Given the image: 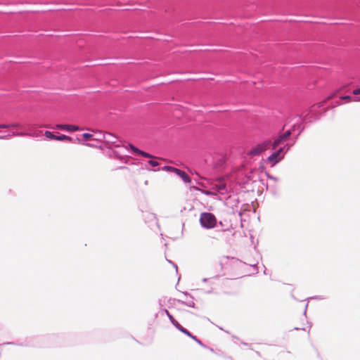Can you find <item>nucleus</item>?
Listing matches in <instances>:
<instances>
[{"label": "nucleus", "instance_id": "nucleus-1", "mask_svg": "<svg viewBox=\"0 0 360 360\" xmlns=\"http://www.w3.org/2000/svg\"><path fill=\"white\" fill-rule=\"evenodd\" d=\"M200 225L207 229H213L217 225V218L210 212H202L200 215Z\"/></svg>", "mask_w": 360, "mask_h": 360}, {"label": "nucleus", "instance_id": "nucleus-8", "mask_svg": "<svg viewBox=\"0 0 360 360\" xmlns=\"http://www.w3.org/2000/svg\"><path fill=\"white\" fill-rule=\"evenodd\" d=\"M287 140H285L281 135L279 136L273 143L272 144V146H273V149H275L277 146H278L280 144H281L282 143L286 141Z\"/></svg>", "mask_w": 360, "mask_h": 360}, {"label": "nucleus", "instance_id": "nucleus-14", "mask_svg": "<svg viewBox=\"0 0 360 360\" xmlns=\"http://www.w3.org/2000/svg\"><path fill=\"white\" fill-rule=\"evenodd\" d=\"M46 137L49 139L56 140V135H54L52 132L49 131H46L44 133Z\"/></svg>", "mask_w": 360, "mask_h": 360}, {"label": "nucleus", "instance_id": "nucleus-13", "mask_svg": "<svg viewBox=\"0 0 360 360\" xmlns=\"http://www.w3.org/2000/svg\"><path fill=\"white\" fill-rule=\"evenodd\" d=\"M165 311L172 324L176 328L178 326L177 323H179L178 321L174 319V318L169 313L167 310H165Z\"/></svg>", "mask_w": 360, "mask_h": 360}, {"label": "nucleus", "instance_id": "nucleus-20", "mask_svg": "<svg viewBox=\"0 0 360 360\" xmlns=\"http://www.w3.org/2000/svg\"><path fill=\"white\" fill-rule=\"evenodd\" d=\"M341 99L346 101L347 102L352 101V97L349 96H344L340 97Z\"/></svg>", "mask_w": 360, "mask_h": 360}, {"label": "nucleus", "instance_id": "nucleus-19", "mask_svg": "<svg viewBox=\"0 0 360 360\" xmlns=\"http://www.w3.org/2000/svg\"><path fill=\"white\" fill-rule=\"evenodd\" d=\"M300 333H301V336L302 337H307L309 335V333L308 331H307L306 330L304 329H302L300 330Z\"/></svg>", "mask_w": 360, "mask_h": 360}, {"label": "nucleus", "instance_id": "nucleus-18", "mask_svg": "<svg viewBox=\"0 0 360 360\" xmlns=\"http://www.w3.org/2000/svg\"><path fill=\"white\" fill-rule=\"evenodd\" d=\"M291 135V131L290 130L288 131H286L284 134H283L281 136L285 139L287 140L289 136Z\"/></svg>", "mask_w": 360, "mask_h": 360}, {"label": "nucleus", "instance_id": "nucleus-26", "mask_svg": "<svg viewBox=\"0 0 360 360\" xmlns=\"http://www.w3.org/2000/svg\"><path fill=\"white\" fill-rule=\"evenodd\" d=\"M333 97V95H330V96L328 98V99H330Z\"/></svg>", "mask_w": 360, "mask_h": 360}, {"label": "nucleus", "instance_id": "nucleus-23", "mask_svg": "<svg viewBox=\"0 0 360 360\" xmlns=\"http://www.w3.org/2000/svg\"><path fill=\"white\" fill-rule=\"evenodd\" d=\"M353 94H354V95H359L360 94V88L354 89L353 91Z\"/></svg>", "mask_w": 360, "mask_h": 360}, {"label": "nucleus", "instance_id": "nucleus-2", "mask_svg": "<svg viewBox=\"0 0 360 360\" xmlns=\"http://www.w3.org/2000/svg\"><path fill=\"white\" fill-rule=\"evenodd\" d=\"M162 170L175 173L179 176L185 183L189 184L191 181L190 176L184 171H182L176 167L165 166L162 168Z\"/></svg>", "mask_w": 360, "mask_h": 360}, {"label": "nucleus", "instance_id": "nucleus-3", "mask_svg": "<svg viewBox=\"0 0 360 360\" xmlns=\"http://www.w3.org/2000/svg\"><path fill=\"white\" fill-rule=\"evenodd\" d=\"M270 144L271 141L269 140L257 144L256 146L253 147L249 152V154L253 156L258 155L264 150H266L269 148Z\"/></svg>", "mask_w": 360, "mask_h": 360}, {"label": "nucleus", "instance_id": "nucleus-17", "mask_svg": "<svg viewBox=\"0 0 360 360\" xmlns=\"http://www.w3.org/2000/svg\"><path fill=\"white\" fill-rule=\"evenodd\" d=\"M229 259V257H225V256L221 257L219 259V264H220L221 266H222V264H223L224 263H225V262H226Z\"/></svg>", "mask_w": 360, "mask_h": 360}, {"label": "nucleus", "instance_id": "nucleus-27", "mask_svg": "<svg viewBox=\"0 0 360 360\" xmlns=\"http://www.w3.org/2000/svg\"><path fill=\"white\" fill-rule=\"evenodd\" d=\"M89 130L91 131H97L96 130H94V129H89Z\"/></svg>", "mask_w": 360, "mask_h": 360}, {"label": "nucleus", "instance_id": "nucleus-16", "mask_svg": "<svg viewBox=\"0 0 360 360\" xmlns=\"http://www.w3.org/2000/svg\"><path fill=\"white\" fill-rule=\"evenodd\" d=\"M129 148L130 149L134 151L136 154H138L139 155L140 152H141V150H139V148H136L134 146H133L132 144H129Z\"/></svg>", "mask_w": 360, "mask_h": 360}, {"label": "nucleus", "instance_id": "nucleus-11", "mask_svg": "<svg viewBox=\"0 0 360 360\" xmlns=\"http://www.w3.org/2000/svg\"><path fill=\"white\" fill-rule=\"evenodd\" d=\"M177 325L178 326H176V328H178L180 331H181L183 333L186 334V335L194 338V337L191 334V333L188 330H187L186 328L182 327L179 323H177Z\"/></svg>", "mask_w": 360, "mask_h": 360}, {"label": "nucleus", "instance_id": "nucleus-25", "mask_svg": "<svg viewBox=\"0 0 360 360\" xmlns=\"http://www.w3.org/2000/svg\"><path fill=\"white\" fill-rule=\"evenodd\" d=\"M204 193H205V194H207V195H211V194H212V192H210V191H204Z\"/></svg>", "mask_w": 360, "mask_h": 360}, {"label": "nucleus", "instance_id": "nucleus-10", "mask_svg": "<svg viewBox=\"0 0 360 360\" xmlns=\"http://www.w3.org/2000/svg\"><path fill=\"white\" fill-rule=\"evenodd\" d=\"M56 141H68L71 142L72 141V139L70 136H66L65 134H62L60 136H56Z\"/></svg>", "mask_w": 360, "mask_h": 360}, {"label": "nucleus", "instance_id": "nucleus-4", "mask_svg": "<svg viewBox=\"0 0 360 360\" xmlns=\"http://www.w3.org/2000/svg\"><path fill=\"white\" fill-rule=\"evenodd\" d=\"M282 151L283 148H280L278 151L274 153L268 158V160L272 163V165H274L282 159V157L280 156Z\"/></svg>", "mask_w": 360, "mask_h": 360}, {"label": "nucleus", "instance_id": "nucleus-24", "mask_svg": "<svg viewBox=\"0 0 360 360\" xmlns=\"http://www.w3.org/2000/svg\"><path fill=\"white\" fill-rule=\"evenodd\" d=\"M84 145L88 146V147H91V148L95 147V146L94 144H91V143H85Z\"/></svg>", "mask_w": 360, "mask_h": 360}, {"label": "nucleus", "instance_id": "nucleus-12", "mask_svg": "<svg viewBox=\"0 0 360 360\" xmlns=\"http://www.w3.org/2000/svg\"><path fill=\"white\" fill-rule=\"evenodd\" d=\"M20 124L18 123H13L11 124H0V129H8V128H15L18 127Z\"/></svg>", "mask_w": 360, "mask_h": 360}, {"label": "nucleus", "instance_id": "nucleus-9", "mask_svg": "<svg viewBox=\"0 0 360 360\" xmlns=\"http://www.w3.org/2000/svg\"><path fill=\"white\" fill-rule=\"evenodd\" d=\"M82 137L85 141H89V140H95L96 141L103 142V141L102 139H93V135L89 133H84L82 134Z\"/></svg>", "mask_w": 360, "mask_h": 360}, {"label": "nucleus", "instance_id": "nucleus-21", "mask_svg": "<svg viewBox=\"0 0 360 360\" xmlns=\"http://www.w3.org/2000/svg\"><path fill=\"white\" fill-rule=\"evenodd\" d=\"M148 163L153 167H157L159 165V163L155 160H150Z\"/></svg>", "mask_w": 360, "mask_h": 360}, {"label": "nucleus", "instance_id": "nucleus-28", "mask_svg": "<svg viewBox=\"0 0 360 360\" xmlns=\"http://www.w3.org/2000/svg\"><path fill=\"white\" fill-rule=\"evenodd\" d=\"M6 136H1L0 139H4Z\"/></svg>", "mask_w": 360, "mask_h": 360}, {"label": "nucleus", "instance_id": "nucleus-5", "mask_svg": "<svg viewBox=\"0 0 360 360\" xmlns=\"http://www.w3.org/2000/svg\"><path fill=\"white\" fill-rule=\"evenodd\" d=\"M103 138L107 143H112V144L115 143L117 139L116 136H115L113 134L110 133V132H105L103 134Z\"/></svg>", "mask_w": 360, "mask_h": 360}, {"label": "nucleus", "instance_id": "nucleus-15", "mask_svg": "<svg viewBox=\"0 0 360 360\" xmlns=\"http://www.w3.org/2000/svg\"><path fill=\"white\" fill-rule=\"evenodd\" d=\"M139 155L144 158H155L154 156L151 155L150 154H149L146 152H144L143 150H141Z\"/></svg>", "mask_w": 360, "mask_h": 360}, {"label": "nucleus", "instance_id": "nucleus-6", "mask_svg": "<svg viewBox=\"0 0 360 360\" xmlns=\"http://www.w3.org/2000/svg\"><path fill=\"white\" fill-rule=\"evenodd\" d=\"M57 129L67 130L70 131H75L79 130V127L76 125H70V124H57L56 126Z\"/></svg>", "mask_w": 360, "mask_h": 360}, {"label": "nucleus", "instance_id": "nucleus-7", "mask_svg": "<svg viewBox=\"0 0 360 360\" xmlns=\"http://www.w3.org/2000/svg\"><path fill=\"white\" fill-rule=\"evenodd\" d=\"M214 186L216 188L217 191L221 192L225 189L226 184L222 181L217 180L216 183L214 184Z\"/></svg>", "mask_w": 360, "mask_h": 360}, {"label": "nucleus", "instance_id": "nucleus-22", "mask_svg": "<svg viewBox=\"0 0 360 360\" xmlns=\"http://www.w3.org/2000/svg\"><path fill=\"white\" fill-rule=\"evenodd\" d=\"M12 135L13 136H25V135H26V134L23 133V132H20V133L13 132Z\"/></svg>", "mask_w": 360, "mask_h": 360}]
</instances>
